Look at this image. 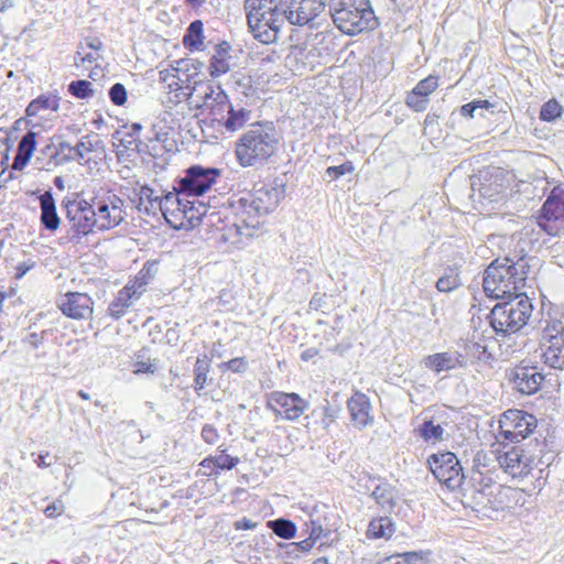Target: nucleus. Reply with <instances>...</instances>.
Segmentation results:
<instances>
[{
  "label": "nucleus",
  "mask_w": 564,
  "mask_h": 564,
  "mask_svg": "<svg viewBox=\"0 0 564 564\" xmlns=\"http://www.w3.org/2000/svg\"><path fill=\"white\" fill-rule=\"evenodd\" d=\"M285 196V184L279 178L270 185H264L253 192H245L232 197L229 208L235 217V223L228 228L227 239L252 237L253 231L262 223V218L275 210Z\"/></svg>",
  "instance_id": "obj_1"
},
{
  "label": "nucleus",
  "mask_w": 564,
  "mask_h": 564,
  "mask_svg": "<svg viewBox=\"0 0 564 564\" xmlns=\"http://www.w3.org/2000/svg\"><path fill=\"white\" fill-rule=\"evenodd\" d=\"M527 262L523 258L517 261L509 257L496 259L485 270L484 291L492 299H510L520 294L527 279Z\"/></svg>",
  "instance_id": "obj_2"
},
{
  "label": "nucleus",
  "mask_w": 564,
  "mask_h": 564,
  "mask_svg": "<svg viewBox=\"0 0 564 564\" xmlns=\"http://www.w3.org/2000/svg\"><path fill=\"white\" fill-rule=\"evenodd\" d=\"M279 137L273 122H253L236 143V156L243 167L264 163L276 150Z\"/></svg>",
  "instance_id": "obj_3"
},
{
  "label": "nucleus",
  "mask_w": 564,
  "mask_h": 564,
  "mask_svg": "<svg viewBox=\"0 0 564 564\" xmlns=\"http://www.w3.org/2000/svg\"><path fill=\"white\" fill-rule=\"evenodd\" d=\"M280 4V0H245L249 30L263 44L276 42L285 24Z\"/></svg>",
  "instance_id": "obj_4"
},
{
  "label": "nucleus",
  "mask_w": 564,
  "mask_h": 564,
  "mask_svg": "<svg viewBox=\"0 0 564 564\" xmlns=\"http://www.w3.org/2000/svg\"><path fill=\"white\" fill-rule=\"evenodd\" d=\"M329 14L343 33L356 35L378 25L369 0H329Z\"/></svg>",
  "instance_id": "obj_5"
},
{
  "label": "nucleus",
  "mask_w": 564,
  "mask_h": 564,
  "mask_svg": "<svg viewBox=\"0 0 564 564\" xmlns=\"http://www.w3.org/2000/svg\"><path fill=\"white\" fill-rule=\"evenodd\" d=\"M532 314V304L524 294H516L494 306L490 324L497 334H512L520 330Z\"/></svg>",
  "instance_id": "obj_6"
},
{
  "label": "nucleus",
  "mask_w": 564,
  "mask_h": 564,
  "mask_svg": "<svg viewBox=\"0 0 564 564\" xmlns=\"http://www.w3.org/2000/svg\"><path fill=\"white\" fill-rule=\"evenodd\" d=\"M66 219L70 226L73 237L80 239L95 228L94 205L82 197L79 193H73L62 200Z\"/></svg>",
  "instance_id": "obj_7"
},
{
  "label": "nucleus",
  "mask_w": 564,
  "mask_h": 564,
  "mask_svg": "<svg viewBox=\"0 0 564 564\" xmlns=\"http://www.w3.org/2000/svg\"><path fill=\"white\" fill-rule=\"evenodd\" d=\"M539 227L549 236L556 237L564 232V189L554 187L544 202L538 218Z\"/></svg>",
  "instance_id": "obj_8"
},
{
  "label": "nucleus",
  "mask_w": 564,
  "mask_h": 564,
  "mask_svg": "<svg viewBox=\"0 0 564 564\" xmlns=\"http://www.w3.org/2000/svg\"><path fill=\"white\" fill-rule=\"evenodd\" d=\"M427 464L434 477L449 489L459 488L464 481L463 468L451 452L433 454Z\"/></svg>",
  "instance_id": "obj_9"
},
{
  "label": "nucleus",
  "mask_w": 564,
  "mask_h": 564,
  "mask_svg": "<svg viewBox=\"0 0 564 564\" xmlns=\"http://www.w3.org/2000/svg\"><path fill=\"white\" fill-rule=\"evenodd\" d=\"M536 427V419L521 410H508L499 420V435L510 442H520Z\"/></svg>",
  "instance_id": "obj_10"
},
{
  "label": "nucleus",
  "mask_w": 564,
  "mask_h": 564,
  "mask_svg": "<svg viewBox=\"0 0 564 564\" xmlns=\"http://www.w3.org/2000/svg\"><path fill=\"white\" fill-rule=\"evenodd\" d=\"M94 220L98 230H109L119 226L126 217L123 200L115 195H107L104 198H94Z\"/></svg>",
  "instance_id": "obj_11"
},
{
  "label": "nucleus",
  "mask_w": 564,
  "mask_h": 564,
  "mask_svg": "<svg viewBox=\"0 0 564 564\" xmlns=\"http://www.w3.org/2000/svg\"><path fill=\"white\" fill-rule=\"evenodd\" d=\"M499 466L511 477H524L541 463L534 453H525L520 446H513L497 456Z\"/></svg>",
  "instance_id": "obj_12"
},
{
  "label": "nucleus",
  "mask_w": 564,
  "mask_h": 564,
  "mask_svg": "<svg viewBox=\"0 0 564 564\" xmlns=\"http://www.w3.org/2000/svg\"><path fill=\"white\" fill-rule=\"evenodd\" d=\"M219 170L214 167L191 166L185 176L180 178L178 188L187 196H200L207 192L219 176Z\"/></svg>",
  "instance_id": "obj_13"
},
{
  "label": "nucleus",
  "mask_w": 564,
  "mask_h": 564,
  "mask_svg": "<svg viewBox=\"0 0 564 564\" xmlns=\"http://www.w3.org/2000/svg\"><path fill=\"white\" fill-rule=\"evenodd\" d=\"M285 22L292 25H307L324 12V2L316 0H280Z\"/></svg>",
  "instance_id": "obj_14"
},
{
  "label": "nucleus",
  "mask_w": 564,
  "mask_h": 564,
  "mask_svg": "<svg viewBox=\"0 0 564 564\" xmlns=\"http://www.w3.org/2000/svg\"><path fill=\"white\" fill-rule=\"evenodd\" d=\"M306 401L296 393L274 391L267 398V406L285 420L299 419L306 409Z\"/></svg>",
  "instance_id": "obj_15"
},
{
  "label": "nucleus",
  "mask_w": 564,
  "mask_h": 564,
  "mask_svg": "<svg viewBox=\"0 0 564 564\" xmlns=\"http://www.w3.org/2000/svg\"><path fill=\"white\" fill-rule=\"evenodd\" d=\"M57 306L64 315L73 319L90 318L94 312V301L82 292H68L57 299Z\"/></svg>",
  "instance_id": "obj_16"
},
{
  "label": "nucleus",
  "mask_w": 564,
  "mask_h": 564,
  "mask_svg": "<svg viewBox=\"0 0 564 564\" xmlns=\"http://www.w3.org/2000/svg\"><path fill=\"white\" fill-rule=\"evenodd\" d=\"M424 368L440 375L467 366L466 357L457 350H446L425 356L422 359Z\"/></svg>",
  "instance_id": "obj_17"
},
{
  "label": "nucleus",
  "mask_w": 564,
  "mask_h": 564,
  "mask_svg": "<svg viewBox=\"0 0 564 564\" xmlns=\"http://www.w3.org/2000/svg\"><path fill=\"white\" fill-rule=\"evenodd\" d=\"M513 389L522 394L531 395L539 391L544 379L535 367L518 366L510 371Z\"/></svg>",
  "instance_id": "obj_18"
},
{
  "label": "nucleus",
  "mask_w": 564,
  "mask_h": 564,
  "mask_svg": "<svg viewBox=\"0 0 564 564\" xmlns=\"http://www.w3.org/2000/svg\"><path fill=\"white\" fill-rule=\"evenodd\" d=\"M251 119V110L240 105H232L229 100L226 106H223V111L218 112L215 122L227 132H236L242 129Z\"/></svg>",
  "instance_id": "obj_19"
},
{
  "label": "nucleus",
  "mask_w": 564,
  "mask_h": 564,
  "mask_svg": "<svg viewBox=\"0 0 564 564\" xmlns=\"http://www.w3.org/2000/svg\"><path fill=\"white\" fill-rule=\"evenodd\" d=\"M479 200L484 199L488 203L501 204L506 198L507 186L503 184L502 171L495 169L494 173L482 176V182L478 187ZM485 204L484 202H480Z\"/></svg>",
  "instance_id": "obj_20"
},
{
  "label": "nucleus",
  "mask_w": 564,
  "mask_h": 564,
  "mask_svg": "<svg viewBox=\"0 0 564 564\" xmlns=\"http://www.w3.org/2000/svg\"><path fill=\"white\" fill-rule=\"evenodd\" d=\"M181 196H187L184 194L182 189L174 188L173 192L166 193L163 197H161L162 208L159 212L162 213L166 223L173 228H186L184 212L180 209L181 205ZM187 212H185L186 214Z\"/></svg>",
  "instance_id": "obj_21"
},
{
  "label": "nucleus",
  "mask_w": 564,
  "mask_h": 564,
  "mask_svg": "<svg viewBox=\"0 0 564 564\" xmlns=\"http://www.w3.org/2000/svg\"><path fill=\"white\" fill-rule=\"evenodd\" d=\"M347 406L350 420L357 429H365L367 425L372 423V417L370 416L371 404L366 394L355 392L348 400Z\"/></svg>",
  "instance_id": "obj_22"
},
{
  "label": "nucleus",
  "mask_w": 564,
  "mask_h": 564,
  "mask_svg": "<svg viewBox=\"0 0 564 564\" xmlns=\"http://www.w3.org/2000/svg\"><path fill=\"white\" fill-rule=\"evenodd\" d=\"M471 481L479 482V487L473 485L470 488V499L476 507L492 508L491 497L494 495V484L491 478H485L484 473L475 470Z\"/></svg>",
  "instance_id": "obj_23"
},
{
  "label": "nucleus",
  "mask_w": 564,
  "mask_h": 564,
  "mask_svg": "<svg viewBox=\"0 0 564 564\" xmlns=\"http://www.w3.org/2000/svg\"><path fill=\"white\" fill-rule=\"evenodd\" d=\"M39 199L41 208V224L45 229L50 231L57 230L61 224V218L57 215L56 205L52 193L46 191L39 197Z\"/></svg>",
  "instance_id": "obj_24"
},
{
  "label": "nucleus",
  "mask_w": 564,
  "mask_h": 564,
  "mask_svg": "<svg viewBox=\"0 0 564 564\" xmlns=\"http://www.w3.org/2000/svg\"><path fill=\"white\" fill-rule=\"evenodd\" d=\"M154 264H145L138 274L129 280V282L122 288L131 295L132 300L138 301L143 293L147 291L149 283L154 278Z\"/></svg>",
  "instance_id": "obj_25"
},
{
  "label": "nucleus",
  "mask_w": 564,
  "mask_h": 564,
  "mask_svg": "<svg viewBox=\"0 0 564 564\" xmlns=\"http://www.w3.org/2000/svg\"><path fill=\"white\" fill-rule=\"evenodd\" d=\"M160 203L161 196L156 195L154 189L147 185L141 186L137 193V208L140 213L155 216L160 208H162Z\"/></svg>",
  "instance_id": "obj_26"
},
{
  "label": "nucleus",
  "mask_w": 564,
  "mask_h": 564,
  "mask_svg": "<svg viewBox=\"0 0 564 564\" xmlns=\"http://www.w3.org/2000/svg\"><path fill=\"white\" fill-rule=\"evenodd\" d=\"M36 133L33 131L26 132L18 144V152L14 156L12 169L21 171L30 161L36 145Z\"/></svg>",
  "instance_id": "obj_27"
},
{
  "label": "nucleus",
  "mask_w": 564,
  "mask_h": 564,
  "mask_svg": "<svg viewBox=\"0 0 564 564\" xmlns=\"http://www.w3.org/2000/svg\"><path fill=\"white\" fill-rule=\"evenodd\" d=\"M59 109V98L56 95H40L37 98L32 100L26 109L25 113L28 117H44L42 113L46 111L57 112Z\"/></svg>",
  "instance_id": "obj_28"
},
{
  "label": "nucleus",
  "mask_w": 564,
  "mask_h": 564,
  "mask_svg": "<svg viewBox=\"0 0 564 564\" xmlns=\"http://www.w3.org/2000/svg\"><path fill=\"white\" fill-rule=\"evenodd\" d=\"M229 45L223 43L216 47V53L212 56L208 70L212 77H219L230 70Z\"/></svg>",
  "instance_id": "obj_29"
},
{
  "label": "nucleus",
  "mask_w": 564,
  "mask_h": 564,
  "mask_svg": "<svg viewBox=\"0 0 564 564\" xmlns=\"http://www.w3.org/2000/svg\"><path fill=\"white\" fill-rule=\"evenodd\" d=\"M189 196H181L180 209L186 213L185 224L186 228L198 226L202 217L206 215L205 205L202 202L188 200Z\"/></svg>",
  "instance_id": "obj_30"
},
{
  "label": "nucleus",
  "mask_w": 564,
  "mask_h": 564,
  "mask_svg": "<svg viewBox=\"0 0 564 564\" xmlns=\"http://www.w3.org/2000/svg\"><path fill=\"white\" fill-rule=\"evenodd\" d=\"M216 86L208 82H195L192 91L188 94V102L195 108L203 110L208 106V100L214 95Z\"/></svg>",
  "instance_id": "obj_31"
},
{
  "label": "nucleus",
  "mask_w": 564,
  "mask_h": 564,
  "mask_svg": "<svg viewBox=\"0 0 564 564\" xmlns=\"http://www.w3.org/2000/svg\"><path fill=\"white\" fill-rule=\"evenodd\" d=\"M394 533V523L389 517H379L370 521L367 530L369 539H389Z\"/></svg>",
  "instance_id": "obj_32"
},
{
  "label": "nucleus",
  "mask_w": 564,
  "mask_h": 564,
  "mask_svg": "<svg viewBox=\"0 0 564 564\" xmlns=\"http://www.w3.org/2000/svg\"><path fill=\"white\" fill-rule=\"evenodd\" d=\"M134 302L128 291L121 289L108 306L109 316L113 319L121 318Z\"/></svg>",
  "instance_id": "obj_33"
},
{
  "label": "nucleus",
  "mask_w": 564,
  "mask_h": 564,
  "mask_svg": "<svg viewBox=\"0 0 564 564\" xmlns=\"http://www.w3.org/2000/svg\"><path fill=\"white\" fill-rule=\"evenodd\" d=\"M326 517L322 516L317 508L310 514V520L304 523V532L314 541L325 534Z\"/></svg>",
  "instance_id": "obj_34"
},
{
  "label": "nucleus",
  "mask_w": 564,
  "mask_h": 564,
  "mask_svg": "<svg viewBox=\"0 0 564 564\" xmlns=\"http://www.w3.org/2000/svg\"><path fill=\"white\" fill-rule=\"evenodd\" d=\"M203 22L200 20L193 21L183 37V44L189 50H202L203 48Z\"/></svg>",
  "instance_id": "obj_35"
},
{
  "label": "nucleus",
  "mask_w": 564,
  "mask_h": 564,
  "mask_svg": "<svg viewBox=\"0 0 564 564\" xmlns=\"http://www.w3.org/2000/svg\"><path fill=\"white\" fill-rule=\"evenodd\" d=\"M460 285L462 282L458 270L456 268H447L436 282V289L444 293L452 292Z\"/></svg>",
  "instance_id": "obj_36"
},
{
  "label": "nucleus",
  "mask_w": 564,
  "mask_h": 564,
  "mask_svg": "<svg viewBox=\"0 0 564 564\" xmlns=\"http://www.w3.org/2000/svg\"><path fill=\"white\" fill-rule=\"evenodd\" d=\"M228 101L227 94L220 86H216L213 97L208 100V106H205L203 111H208L212 120L215 121L218 118V112L223 111V106H226Z\"/></svg>",
  "instance_id": "obj_37"
},
{
  "label": "nucleus",
  "mask_w": 564,
  "mask_h": 564,
  "mask_svg": "<svg viewBox=\"0 0 564 564\" xmlns=\"http://www.w3.org/2000/svg\"><path fill=\"white\" fill-rule=\"evenodd\" d=\"M238 462H239V458L231 457L228 454H226L225 452H221V453H219L218 455H216L214 457L205 458L202 462V466L203 467H208V468H217V469H223V470H230L231 468H234L238 464Z\"/></svg>",
  "instance_id": "obj_38"
},
{
  "label": "nucleus",
  "mask_w": 564,
  "mask_h": 564,
  "mask_svg": "<svg viewBox=\"0 0 564 564\" xmlns=\"http://www.w3.org/2000/svg\"><path fill=\"white\" fill-rule=\"evenodd\" d=\"M562 332L563 326L560 322L546 327L542 339L544 348L564 347V337Z\"/></svg>",
  "instance_id": "obj_39"
},
{
  "label": "nucleus",
  "mask_w": 564,
  "mask_h": 564,
  "mask_svg": "<svg viewBox=\"0 0 564 564\" xmlns=\"http://www.w3.org/2000/svg\"><path fill=\"white\" fill-rule=\"evenodd\" d=\"M371 496L386 510H392L395 505L394 492L389 485H378Z\"/></svg>",
  "instance_id": "obj_40"
},
{
  "label": "nucleus",
  "mask_w": 564,
  "mask_h": 564,
  "mask_svg": "<svg viewBox=\"0 0 564 564\" xmlns=\"http://www.w3.org/2000/svg\"><path fill=\"white\" fill-rule=\"evenodd\" d=\"M209 367L207 356L197 358L194 367V388L196 391H200L205 388Z\"/></svg>",
  "instance_id": "obj_41"
},
{
  "label": "nucleus",
  "mask_w": 564,
  "mask_h": 564,
  "mask_svg": "<svg viewBox=\"0 0 564 564\" xmlns=\"http://www.w3.org/2000/svg\"><path fill=\"white\" fill-rule=\"evenodd\" d=\"M444 429L441 424H434L432 421H424L419 427L420 436L426 441L436 443L443 440Z\"/></svg>",
  "instance_id": "obj_42"
},
{
  "label": "nucleus",
  "mask_w": 564,
  "mask_h": 564,
  "mask_svg": "<svg viewBox=\"0 0 564 564\" xmlns=\"http://www.w3.org/2000/svg\"><path fill=\"white\" fill-rule=\"evenodd\" d=\"M40 153L47 156V160H42L40 156L36 158L39 169L50 171L58 164V149L54 143H47L41 149Z\"/></svg>",
  "instance_id": "obj_43"
},
{
  "label": "nucleus",
  "mask_w": 564,
  "mask_h": 564,
  "mask_svg": "<svg viewBox=\"0 0 564 564\" xmlns=\"http://www.w3.org/2000/svg\"><path fill=\"white\" fill-rule=\"evenodd\" d=\"M269 528L282 539H291L296 533V527L291 520L276 519L268 523Z\"/></svg>",
  "instance_id": "obj_44"
},
{
  "label": "nucleus",
  "mask_w": 564,
  "mask_h": 564,
  "mask_svg": "<svg viewBox=\"0 0 564 564\" xmlns=\"http://www.w3.org/2000/svg\"><path fill=\"white\" fill-rule=\"evenodd\" d=\"M68 91L78 99H87L95 95L93 84L85 79L73 80L68 85Z\"/></svg>",
  "instance_id": "obj_45"
},
{
  "label": "nucleus",
  "mask_w": 564,
  "mask_h": 564,
  "mask_svg": "<svg viewBox=\"0 0 564 564\" xmlns=\"http://www.w3.org/2000/svg\"><path fill=\"white\" fill-rule=\"evenodd\" d=\"M95 150V143L91 140L90 135H84L78 141V143L74 147V155H66V160L84 161L86 160L87 154Z\"/></svg>",
  "instance_id": "obj_46"
},
{
  "label": "nucleus",
  "mask_w": 564,
  "mask_h": 564,
  "mask_svg": "<svg viewBox=\"0 0 564 564\" xmlns=\"http://www.w3.org/2000/svg\"><path fill=\"white\" fill-rule=\"evenodd\" d=\"M426 564V561L422 553L406 552L403 554H395L389 558H386L383 564Z\"/></svg>",
  "instance_id": "obj_47"
},
{
  "label": "nucleus",
  "mask_w": 564,
  "mask_h": 564,
  "mask_svg": "<svg viewBox=\"0 0 564 564\" xmlns=\"http://www.w3.org/2000/svg\"><path fill=\"white\" fill-rule=\"evenodd\" d=\"M543 357L545 364L552 368L564 367V347L544 348Z\"/></svg>",
  "instance_id": "obj_48"
},
{
  "label": "nucleus",
  "mask_w": 564,
  "mask_h": 564,
  "mask_svg": "<svg viewBox=\"0 0 564 564\" xmlns=\"http://www.w3.org/2000/svg\"><path fill=\"white\" fill-rule=\"evenodd\" d=\"M563 111L562 106L554 99L545 102L540 111V118L543 121H553L556 118L561 117Z\"/></svg>",
  "instance_id": "obj_49"
},
{
  "label": "nucleus",
  "mask_w": 564,
  "mask_h": 564,
  "mask_svg": "<svg viewBox=\"0 0 564 564\" xmlns=\"http://www.w3.org/2000/svg\"><path fill=\"white\" fill-rule=\"evenodd\" d=\"M438 86L437 77L435 76H427L426 78L420 80L413 90H415V94H419L421 96H424L427 98Z\"/></svg>",
  "instance_id": "obj_50"
},
{
  "label": "nucleus",
  "mask_w": 564,
  "mask_h": 564,
  "mask_svg": "<svg viewBox=\"0 0 564 564\" xmlns=\"http://www.w3.org/2000/svg\"><path fill=\"white\" fill-rule=\"evenodd\" d=\"M405 104L412 110L422 112L427 108L429 99L415 94V90L412 89V91L406 96Z\"/></svg>",
  "instance_id": "obj_51"
},
{
  "label": "nucleus",
  "mask_w": 564,
  "mask_h": 564,
  "mask_svg": "<svg viewBox=\"0 0 564 564\" xmlns=\"http://www.w3.org/2000/svg\"><path fill=\"white\" fill-rule=\"evenodd\" d=\"M109 98L116 106H122L127 101V90L120 83H116L109 89Z\"/></svg>",
  "instance_id": "obj_52"
},
{
  "label": "nucleus",
  "mask_w": 564,
  "mask_h": 564,
  "mask_svg": "<svg viewBox=\"0 0 564 564\" xmlns=\"http://www.w3.org/2000/svg\"><path fill=\"white\" fill-rule=\"evenodd\" d=\"M486 354V347L479 343L470 341L465 344V354H463L466 358L473 357L476 359H481L482 355Z\"/></svg>",
  "instance_id": "obj_53"
},
{
  "label": "nucleus",
  "mask_w": 564,
  "mask_h": 564,
  "mask_svg": "<svg viewBox=\"0 0 564 564\" xmlns=\"http://www.w3.org/2000/svg\"><path fill=\"white\" fill-rule=\"evenodd\" d=\"M354 164L350 161H346L341 165L338 166H329L326 170V174L332 178H338L341 175L347 173H351L354 171Z\"/></svg>",
  "instance_id": "obj_54"
},
{
  "label": "nucleus",
  "mask_w": 564,
  "mask_h": 564,
  "mask_svg": "<svg viewBox=\"0 0 564 564\" xmlns=\"http://www.w3.org/2000/svg\"><path fill=\"white\" fill-rule=\"evenodd\" d=\"M140 358V356H138ZM156 370V364L155 361L148 360H140L137 359L133 364V372L134 373H154Z\"/></svg>",
  "instance_id": "obj_55"
},
{
  "label": "nucleus",
  "mask_w": 564,
  "mask_h": 564,
  "mask_svg": "<svg viewBox=\"0 0 564 564\" xmlns=\"http://www.w3.org/2000/svg\"><path fill=\"white\" fill-rule=\"evenodd\" d=\"M10 144L8 138H0V174H2L9 161Z\"/></svg>",
  "instance_id": "obj_56"
},
{
  "label": "nucleus",
  "mask_w": 564,
  "mask_h": 564,
  "mask_svg": "<svg viewBox=\"0 0 564 564\" xmlns=\"http://www.w3.org/2000/svg\"><path fill=\"white\" fill-rule=\"evenodd\" d=\"M202 437L206 443L215 444L218 440L217 430L213 425L206 424L202 430Z\"/></svg>",
  "instance_id": "obj_57"
},
{
  "label": "nucleus",
  "mask_w": 564,
  "mask_h": 564,
  "mask_svg": "<svg viewBox=\"0 0 564 564\" xmlns=\"http://www.w3.org/2000/svg\"><path fill=\"white\" fill-rule=\"evenodd\" d=\"M64 511V505L62 501L56 500L52 503H50L45 509L44 513L47 518H54L56 516L62 514Z\"/></svg>",
  "instance_id": "obj_58"
},
{
  "label": "nucleus",
  "mask_w": 564,
  "mask_h": 564,
  "mask_svg": "<svg viewBox=\"0 0 564 564\" xmlns=\"http://www.w3.org/2000/svg\"><path fill=\"white\" fill-rule=\"evenodd\" d=\"M227 368L234 372H243L247 369L245 358H234L226 364Z\"/></svg>",
  "instance_id": "obj_59"
},
{
  "label": "nucleus",
  "mask_w": 564,
  "mask_h": 564,
  "mask_svg": "<svg viewBox=\"0 0 564 564\" xmlns=\"http://www.w3.org/2000/svg\"><path fill=\"white\" fill-rule=\"evenodd\" d=\"M257 525L256 522H253L250 519L242 518L239 521L236 522V529L238 530H251L254 529Z\"/></svg>",
  "instance_id": "obj_60"
},
{
  "label": "nucleus",
  "mask_w": 564,
  "mask_h": 564,
  "mask_svg": "<svg viewBox=\"0 0 564 564\" xmlns=\"http://www.w3.org/2000/svg\"><path fill=\"white\" fill-rule=\"evenodd\" d=\"M170 76L173 78L170 83H169V86L172 87L173 85H178L177 80H181V78H178L175 74H172L170 70L165 69V70H161L160 72V78L161 80L163 82H167Z\"/></svg>",
  "instance_id": "obj_61"
},
{
  "label": "nucleus",
  "mask_w": 564,
  "mask_h": 564,
  "mask_svg": "<svg viewBox=\"0 0 564 564\" xmlns=\"http://www.w3.org/2000/svg\"><path fill=\"white\" fill-rule=\"evenodd\" d=\"M154 140L162 143L165 148L167 147V142L170 141V133L169 131H164L161 129L160 131L154 132Z\"/></svg>",
  "instance_id": "obj_62"
},
{
  "label": "nucleus",
  "mask_w": 564,
  "mask_h": 564,
  "mask_svg": "<svg viewBox=\"0 0 564 564\" xmlns=\"http://www.w3.org/2000/svg\"><path fill=\"white\" fill-rule=\"evenodd\" d=\"M475 105L476 104H474L471 101V102H468V104L462 106V108H460L462 116L468 117V118H474L475 117V112H476Z\"/></svg>",
  "instance_id": "obj_63"
},
{
  "label": "nucleus",
  "mask_w": 564,
  "mask_h": 564,
  "mask_svg": "<svg viewBox=\"0 0 564 564\" xmlns=\"http://www.w3.org/2000/svg\"><path fill=\"white\" fill-rule=\"evenodd\" d=\"M96 57L93 55V54H86V55H82L80 52H77L76 56H75V63L78 65V64H82L84 65L86 62L88 63H91L93 61H95Z\"/></svg>",
  "instance_id": "obj_64"
}]
</instances>
